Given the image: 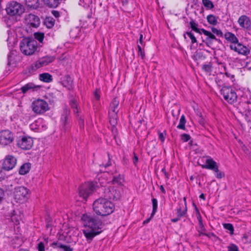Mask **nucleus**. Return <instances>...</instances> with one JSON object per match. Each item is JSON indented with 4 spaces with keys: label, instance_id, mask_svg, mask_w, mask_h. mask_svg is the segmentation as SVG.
<instances>
[{
    "label": "nucleus",
    "instance_id": "obj_1",
    "mask_svg": "<svg viewBox=\"0 0 251 251\" xmlns=\"http://www.w3.org/2000/svg\"><path fill=\"white\" fill-rule=\"evenodd\" d=\"M81 220L85 226L83 233L86 240L90 242L96 236L101 232L102 222L95 216L88 214H83Z\"/></svg>",
    "mask_w": 251,
    "mask_h": 251
},
{
    "label": "nucleus",
    "instance_id": "obj_2",
    "mask_svg": "<svg viewBox=\"0 0 251 251\" xmlns=\"http://www.w3.org/2000/svg\"><path fill=\"white\" fill-rule=\"evenodd\" d=\"M93 209L97 215L106 216L113 213L115 206L108 199L100 198L93 202Z\"/></svg>",
    "mask_w": 251,
    "mask_h": 251
},
{
    "label": "nucleus",
    "instance_id": "obj_3",
    "mask_svg": "<svg viewBox=\"0 0 251 251\" xmlns=\"http://www.w3.org/2000/svg\"><path fill=\"white\" fill-rule=\"evenodd\" d=\"M37 46V44L35 40L24 38L20 42V49L23 54L30 55L36 50Z\"/></svg>",
    "mask_w": 251,
    "mask_h": 251
},
{
    "label": "nucleus",
    "instance_id": "obj_4",
    "mask_svg": "<svg viewBox=\"0 0 251 251\" xmlns=\"http://www.w3.org/2000/svg\"><path fill=\"white\" fill-rule=\"evenodd\" d=\"M7 14L11 16L20 17L25 12V7L16 1H11L7 4L5 8Z\"/></svg>",
    "mask_w": 251,
    "mask_h": 251
},
{
    "label": "nucleus",
    "instance_id": "obj_5",
    "mask_svg": "<svg viewBox=\"0 0 251 251\" xmlns=\"http://www.w3.org/2000/svg\"><path fill=\"white\" fill-rule=\"evenodd\" d=\"M29 193V190L25 187H16L13 192V198L17 202L22 203L28 200Z\"/></svg>",
    "mask_w": 251,
    "mask_h": 251
},
{
    "label": "nucleus",
    "instance_id": "obj_6",
    "mask_svg": "<svg viewBox=\"0 0 251 251\" xmlns=\"http://www.w3.org/2000/svg\"><path fill=\"white\" fill-rule=\"evenodd\" d=\"M219 164L214 161L211 157L207 156L205 160V169L212 171L217 178H222L225 174L219 169Z\"/></svg>",
    "mask_w": 251,
    "mask_h": 251
},
{
    "label": "nucleus",
    "instance_id": "obj_7",
    "mask_svg": "<svg viewBox=\"0 0 251 251\" xmlns=\"http://www.w3.org/2000/svg\"><path fill=\"white\" fill-rule=\"evenodd\" d=\"M221 93L224 99L229 103H233L237 100L236 93L230 87H223L221 90Z\"/></svg>",
    "mask_w": 251,
    "mask_h": 251
},
{
    "label": "nucleus",
    "instance_id": "obj_8",
    "mask_svg": "<svg viewBox=\"0 0 251 251\" xmlns=\"http://www.w3.org/2000/svg\"><path fill=\"white\" fill-rule=\"evenodd\" d=\"M93 182H87L81 185L79 189V195L84 201H86L88 197L92 194L94 190Z\"/></svg>",
    "mask_w": 251,
    "mask_h": 251
},
{
    "label": "nucleus",
    "instance_id": "obj_9",
    "mask_svg": "<svg viewBox=\"0 0 251 251\" xmlns=\"http://www.w3.org/2000/svg\"><path fill=\"white\" fill-rule=\"evenodd\" d=\"M55 59L54 56L46 55L39 58L31 65L33 70H37L41 67L46 66L52 63Z\"/></svg>",
    "mask_w": 251,
    "mask_h": 251
},
{
    "label": "nucleus",
    "instance_id": "obj_10",
    "mask_svg": "<svg viewBox=\"0 0 251 251\" xmlns=\"http://www.w3.org/2000/svg\"><path fill=\"white\" fill-rule=\"evenodd\" d=\"M32 110L36 114H42L49 109L48 103L44 100L38 99L32 103Z\"/></svg>",
    "mask_w": 251,
    "mask_h": 251
},
{
    "label": "nucleus",
    "instance_id": "obj_11",
    "mask_svg": "<svg viewBox=\"0 0 251 251\" xmlns=\"http://www.w3.org/2000/svg\"><path fill=\"white\" fill-rule=\"evenodd\" d=\"M33 144V140L29 136H20L17 141L18 146L23 150H29L32 147Z\"/></svg>",
    "mask_w": 251,
    "mask_h": 251
},
{
    "label": "nucleus",
    "instance_id": "obj_12",
    "mask_svg": "<svg viewBox=\"0 0 251 251\" xmlns=\"http://www.w3.org/2000/svg\"><path fill=\"white\" fill-rule=\"evenodd\" d=\"M13 134L9 130H5L0 132V145H9L13 141Z\"/></svg>",
    "mask_w": 251,
    "mask_h": 251
},
{
    "label": "nucleus",
    "instance_id": "obj_13",
    "mask_svg": "<svg viewBox=\"0 0 251 251\" xmlns=\"http://www.w3.org/2000/svg\"><path fill=\"white\" fill-rule=\"evenodd\" d=\"M61 123L62 129L66 131L71 126V121L70 118V111L67 108H65L61 117Z\"/></svg>",
    "mask_w": 251,
    "mask_h": 251
},
{
    "label": "nucleus",
    "instance_id": "obj_14",
    "mask_svg": "<svg viewBox=\"0 0 251 251\" xmlns=\"http://www.w3.org/2000/svg\"><path fill=\"white\" fill-rule=\"evenodd\" d=\"M16 163V158L12 155H8L5 156L3 160L2 168L5 170L9 171L15 167Z\"/></svg>",
    "mask_w": 251,
    "mask_h": 251
},
{
    "label": "nucleus",
    "instance_id": "obj_15",
    "mask_svg": "<svg viewBox=\"0 0 251 251\" xmlns=\"http://www.w3.org/2000/svg\"><path fill=\"white\" fill-rule=\"evenodd\" d=\"M30 129L35 132H41L46 129L45 122L42 118H39L30 125Z\"/></svg>",
    "mask_w": 251,
    "mask_h": 251
},
{
    "label": "nucleus",
    "instance_id": "obj_16",
    "mask_svg": "<svg viewBox=\"0 0 251 251\" xmlns=\"http://www.w3.org/2000/svg\"><path fill=\"white\" fill-rule=\"evenodd\" d=\"M229 47L231 50L242 55H247L250 52L249 49L245 46L239 43V42L235 44H230Z\"/></svg>",
    "mask_w": 251,
    "mask_h": 251
},
{
    "label": "nucleus",
    "instance_id": "obj_17",
    "mask_svg": "<svg viewBox=\"0 0 251 251\" xmlns=\"http://www.w3.org/2000/svg\"><path fill=\"white\" fill-rule=\"evenodd\" d=\"M26 23L32 27H37L40 24L39 18L33 14H29L25 18Z\"/></svg>",
    "mask_w": 251,
    "mask_h": 251
},
{
    "label": "nucleus",
    "instance_id": "obj_18",
    "mask_svg": "<svg viewBox=\"0 0 251 251\" xmlns=\"http://www.w3.org/2000/svg\"><path fill=\"white\" fill-rule=\"evenodd\" d=\"M240 26L243 28H248L251 25V21L246 15L240 16L238 20Z\"/></svg>",
    "mask_w": 251,
    "mask_h": 251
},
{
    "label": "nucleus",
    "instance_id": "obj_19",
    "mask_svg": "<svg viewBox=\"0 0 251 251\" xmlns=\"http://www.w3.org/2000/svg\"><path fill=\"white\" fill-rule=\"evenodd\" d=\"M224 37L228 42L231 43V44L238 43L239 41L236 36L230 32H226L224 35Z\"/></svg>",
    "mask_w": 251,
    "mask_h": 251
},
{
    "label": "nucleus",
    "instance_id": "obj_20",
    "mask_svg": "<svg viewBox=\"0 0 251 251\" xmlns=\"http://www.w3.org/2000/svg\"><path fill=\"white\" fill-rule=\"evenodd\" d=\"M245 118L248 122H251V103L250 101H247L245 103Z\"/></svg>",
    "mask_w": 251,
    "mask_h": 251
},
{
    "label": "nucleus",
    "instance_id": "obj_21",
    "mask_svg": "<svg viewBox=\"0 0 251 251\" xmlns=\"http://www.w3.org/2000/svg\"><path fill=\"white\" fill-rule=\"evenodd\" d=\"M31 168V164L29 163H25L23 164L19 171L21 175H25L28 173Z\"/></svg>",
    "mask_w": 251,
    "mask_h": 251
},
{
    "label": "nucleus",
    "instance_id": "obj_22",
    "mask_svg": "<svg viewBox=\"0 0 251 251\" xmlns=\"http://www.w3.org/2000/svg\"><path fill=\"white\" fill-rule=\"evenodd\" d=\"M108 197L111 199H118L120 197V192L114 187H111L109 190Z\"/></svg>",
    "mask_w": 251,
    "mask_h": 251
},
{
    "label": "nucleus",
    "instance_id": "obj_23",
    "mask_svg": "<svg viewBox=\"0 0 251 251\" xmlns=\"http://www.w3.org/2000/svg\"><path fill=\"white\" fill-rule=\"evenodd\" d=\"M112 181L113 184L119 185H123L125 182L123 176L121 175L114 176Z\"/></svg>",
    "mask_w": 251,
    "mask_h": 251
},
{
    "label": "nucleus",
    "instance_id": "obj_24",
    "mask_svg": "<svg viewBox=\"0 0 251 251\" xmlns=\"http://www.w3.org/2000/svg\"><path fill=\"white\" fill-rule=\"evenodd\" d=\"M25 4L27 7L36 9L39 7V0H25Z\"/></svg>",
    "mask_w": 251,
    "mask_h": 251
},
{
    "label": "nucleus",
    "instance_id": "obj_25",
    "mask_svg": "<svg viewBox=\"0 0 251 251\" xmlns=\"http://www.w3.org/2000/svg\"><path fill=\"white\" fill-rule=\"evenodd\" d=\"M206 19L207 22L212 25H216L218 24V17L213 15H208L206 17Z\"/></svg>",
    "mask_w": 251,
    "mask_h": 251
},
{
    "label": "nucleus",
    "instance_id": "obj_26",
    "mask_svg": "<svg viewBox=\"0 0 251 251\" xmlns=\"http://www.w3.org/2000/svg\"><path fill=\"white\" fill-rule=\"evenodd\" d=\"M39 78L44 82H50L52 80V76L48 73H43L40 75Z\"/></svg>",
    "mask_w": 251,
    "mask_h": 251
},
{
    "label": "nucleus",
    "instance_id": "obj_27",
    "mask_svg": "<svg viewBox=\"0 0 251 251\" xmlns=\"http://www.w3.org/2000/svg\"><path fill=\"white\" fill-rule=\"evenodd\" d=\"M151 201L152 204V211L151 214V218H152L157 211L158 201L157 199L155 198H152L151 200Z\"/></svg>",
    "mask_w": 251,
    "mask_h": 251
},
{
    "label": "nucleus",
    "instance_id": "obj_28",
    "mask_svg": "<svg viewBox=\"0 0 251 251\" xmlns=\"http://www.w3.org/2000/svg\"><path fill=\"white\" fill-rule=\"evenodd\" d=\"M184 36L186 40H190L193 44L197 42L196 37L191 32H187L184 35Z\"/></svg>",
    "mask_w": 251,
    "mask_h": 251
},
{
    "label": "nucleus",
    "instance_id": "obj_29",
    "mask_svg": "<svg viewBox=\"0 0 251 251\" xmlns=\"http://www.w3.org/2000/svg\"><path fill=\"white\" fill-rule=\"evenodd\" d=\"M100 93L99 90H96L94 93V106H97L98 102L100 100Z\"/></svg>",
    "mask_w": 251,
    "mask_h": 251
},
{
    "label": "nucleus",
    "instance_id": "obj_30",
    "mask_svg": "<svg viewBox=\"0 0 251 251\" xmlns=\"http://www.w3.org/2000/svg\"><path fill=\"white\" fill-rule=\"evenodd\" d=\"M185 124H186V119L184 115H182L180 119L179 120V123L178 126H177V128L180 129L185 130Z\"/></svg>",
    "mask_w": 251,
    "mask_h": 251
},
{
    "label": "nucleus",
    "instance_id": "obj_31",
    "mask_svg": "<svg viewBox=\"0 0 251 251\" xmlns=\"http://www.w3.org/2000/svg\"><path fill=\"white\" fill-rule=\"evenodd\" d=\"M225 81V76L223 73L219 74L216 77H215V81L218 85L221 86L224 84Z\"/></svg>",
    "mask_w": 251,
    "mask_h": 251
},
{
    "label": "nucleus",
    "instance_id": "obj_32",
    "mask_svg": "<svg viewBox=\"0 0 251 251\" xmlns=\"http://www.w3.org/2000/svg\"><path fill=\"white\" fill-rule=\"evenodd\" d=\"M35 88V86L32 83H29L21 88L22 91L23 93H26L27 91Z\"/></svg>",
    "mask_w": 251,
    "mask_h": 251
},
{
    "label": "nucleus",
    "instance_id": "obj_33",
    "mask_svg": "<svg viewBox=\"0 0 251 251\" xmlns=\"http://www.w3.org/2000/svg\"><path fill=\"white\" fill-rule=\"evenodd\" d=\"M194 206L195 207V210H196V216L198 220L199 225L201 227V232H202L203 229H202L203 227V224H202V218L201 216L200 213L198 210V209L196 207V205L194 204Z\"/></svg>",
    "mask_w": 251,
    "mask_h": 251
},
{
    "label": "nucleus",
    "instance_id": "obj_34",
    "mask_svg": "<svg viewBox=\"0 0 251 251\" xmlns=\"http://www.w3.org/2000/svg\"><path fill=\"white\" fill-rule=\"evenodd\" d=\"M183 200L185 205V207L183 209L179 208L177 212V216L179 217L184 216L187 211L186 198L184 197Z\"/></svg>",
    "mask_w": 251,
    "mask_h": 251
},
{
    "label": "nucleus",
    "instance_id": "obj_35",
    "mask_svg": "<svg viewBox=\"0 0 251 251\" xmlns=\"http://www.w3.org/2000/svg\"><path fill=\"white\" fill-rule=\"evenodd\" d=\"M11 221L16 225H18L19 224V221L20 220V217L19 215H17L15 211H13L12 215L11 216Z\"/></svg>",
    "mask_w": 251,
    "mask_h": 251
},
{
    "label": "nucleus",
    "instance_id": "obj_36",
    "mask_svg": "<svg viewBox=\"0 0 251 251\" xmlns=\"http://www.w3.org/2000/svg\"><path fill=\"white\" fill-rule=\"evenodd\" d=\"M190 25H191V27L192 28V29L194 31H195V32H197V33H201V31H202V32H203L204 33V29H200L198 28V25L195 23L193 21H192L190 22Z\"/></svg>",
    "mask_w": 251,
    "mask_h": 251
},
{
    "label": "nucleus",
    "instance_id": "obj_37",
    "mask_svg": "<svg viewBox=\"0 0 251 251\" xmlns=\"http://www.w3.org/2000/svg\"><path fill=\"white\" fill-rule=\"evenodd\" d=\"M119 101L116 99H114L110 104V107L113 109V112L115 114H117L116 109L119 105Z\"/></svg>",
    "mask_w": 251,
    "mask_h": 251
},
{
    "label": "nucleus",
    "instance_id": "obj_38",
    "mask_svg": "<svg viewBox=\"0 0 251 251\" xmlns=\"http://www.w3.org/2000/svg\"><path fill=\"white\" fill-rule=\"evenodd\" d=\"M7 41L8 42V45L9 47L13 46L16 42V39L14 36H11L8 33V37L7 38Z\"/></svg>",
    "mask_w": 251,
    "mask_h": 251
},
{
    "label": "nucleus",
    "instance_id": "obj_39",
    "mask_svg": "<svg viewBox=\"0 0 251 251\" xmlns=\"http://www.w3.org/2000/svg\"><path fill=\"white\" fill-rule=\"evenodd\" d=\"M34 37L40 43H42L44 38V34L43 33L36 32L34 33Z\"/></svg>",
    "mask_w": 251,
    "mask_h": 251
},
{
    "label": "nucleus",
    "instance_id": "obj_40",
    "mask_svg": "<svg viewBox=\"0 0 251 251\" xmlns=\"http://www.w3.org/2000/svg\"><path fill=\"white\" fill-rule=\"evenodd\" d=\"M214 7V5L211 0H205V8L208 10H211Z\"/></svg>",
    "mask_w": 251,
    "mask_h": 251
},
{
    "label": "nucleus",
    "instance_id": "obj_41",
    "mask_svg": "<svg viewBox=\"0 0 251 251\" xmlns=\"http://www.w3.org/2000/svg\"><path fill=\"white\" fill-rule=\"evenodd\" d=\"M71 106L74 109V112L75 113H78L79 112L78 109L77 107V103L76 100H73L70 103Z\"/></svg>",
    "mask_w": 251,
    "mask_h": 251
},
{
    "label": "nucleus",
    "instance_id": "obj_42",
    "mask_svg": "<svg viewBox=\"0 0 251 251\" xmlns=\"http://www.w3.org/2000/svg\"><path fill=\"white\" fill-rule=\"evenodd\" d=\"M205 35L207 37L206 39V41L208 39H210V40H212L216 39L215 35L213 33H212L210 31H208L206 30H205Z\"/></svg>",
    "mask_w": 251,
    "mask_h": 251
},
{
    "label": "nucleus",
    "instance_id": "obj_43",
    "mask_svg": "<svg viewBox=\"0 0 251 251\" xmlns=\"http://www.w3.org/2000/svg\"><path fill=\"white\" fill-rule=\"evenodd\" d=\"M223 226L225 229L228 230L230 232L231 234H233L234 228L233 225L231 224H224Z\"/></svg>",
    "mask_w": 251,
    "mask_h": 251
},
{
    "label": "nucleus",
    "instance_id": "obj_44",
    "mask_svg": "<svg viewBox=\"0 0 251 251\" xmlns=\"http://www.w3.org/2000/svg\"><path fill=\"white\" fill-rule=\"evenodd\" d=\"M212 32L219 37H222L223 35V32L221 30H219L216 28L212 27L211 28Z\"/></svg>",
    "mask_w": 251,
    "mask_h": 251
},
{
    "label": "nucleus",
    "instance_id": "obj_45",
    "mask_svg": "<svg viewBox=\"0 0 251 251\" xmlns=\"http://www.w3.org/2000/svg\"><path fill=\"white\" fill-rule=\"evenodd\" d=\"M46 23L47 24V25L48 27H51L53 26L54 25V21L52 19H47L46 20Z\"/></svg>",
    "mask_w": 251,
    "mask_h": 251
},
{
    "label": "nucleus",
    "instance_id": "obj_46",
    "mask_svg": "<svg viewBox=\"0 0 251 251\" xmlns=\"http://www.w3.org/2000/svg\"><path fill=\"white\" fill-rule=\"evenodd\" d=\"M225 74L226 77L230 78L232 81H233L234 80V75L229 73L228 72L226 71V68H225Z\"/></svg>",
    "mask_w": 251,
    "mask_h": 251
},
{
    "label": "nucleus",
    "instance_id": "obj_47",
    "mask_svg": "<svg viewBox=\"0 0 251 251\" xmlns=\"http://www.w3.org/2000/svg\"><path fill=\"white\" fill-rule=\"evenodd\" d=\"M227 248L228 251H239L238 247L234 244H231L228 246Z\"/></svg>",
    "mask_w": 251,
    "mask_h": 251
},
{
    "label": "nucleus",
    "instance_id": "obj_48",
    "mask_svg": "<svg viewBox=\"0 0 251 251\" xmlns=\"http://www.w3.org/2000/svg\"><path fill=\"white\" fill-rule=\"evenodd\" d=\"M181 140L184 142H187L190 138V136L187 134H183L181 136Z\"/></svg>",
    "mask_w": 251,
    "mask_h": 251
},
{
    "label": "nucleus",
    "instance_id": "obj_49",
    "mask_svg": "<svg viewBox=\"0 0 251 251\" xmlns=\"http://www.w3.org/2000/svg\"><path fill=\"white\" fill-rule=\"evenodd\" d=\"M38 251H45V246L43 243L40 242L38 244Z\"/></svg>",
    "mask_w": 251,
    "mask_h": 251
},
{
    "label": "nucleus",
    "instance_id": "obj_50",
    "mask_svg": "<svg viewBox=\"0 0 251 251\" xmlns=\"http://www.w3.org/2000/svg\"><path fill=\"white\" fill-rule=\"evenodd\" d=\"M138 54L141 56L142 58H143L145 56L144 52L142 51V48L140 45H138Z\"/></svg>",
    "mask_w": 251,
    "mask_h": 251
},
{
    "label": "nucleus",
    "instance_id": "obj_51",
    "mask_svg": "<svg viewBox=\"0 0 251 251\" xmlns=\"http://www.w3.org/2000/svg\"><path fill=\"white\" fill-rule=\"evenodd\" d=\"M158 138L161 141V142H164L165 139V135L161 132H159L158 133Z\"/></svg>",
    "mask_w": 251,
    "mask_h": 251
},
{
    "label": "nucleus",
    "instance_id": "obj_52",
    "mask_svg": "<svg viewBox=\"0 0 251 251\" xmlns=\"http://www.w3.org/2000/svg\"><path fill=\"white\" fill-rule=\"evenodd\" d=\"M4 195V192L2 188H0V203L3 200Z\"/></svg>",
    "mask_w": 251,
    "mask_h": 251
},
{
    "label": "nucleus",
    "instance_id": "obj_53",
    "mask_svg": "<svg viewBox=\"0 0 251 251\" xmlns=\"http://www.w3.org/2000/svg\"><path fill=\"white\" fill-rule=\"evenodd\" d=\"M52 13L54 17L57 18L59 16V13L58 11H52Z\"/></svg>",
    "mask_w": 251,
    "mask_h": 251
},
{
    "label": "nucleus",
    "instance_id": "obj_54",
    "mask_svg": "<svg viewBox=\"0 0 251 251\" xmlns=\"http://www.w3.org/2000/svg\"><path fill=\"white\" fill-rule=\"evenodd\" d=\"M138 157L136 155H134V158L133 159V162L134 165H136L137 163L138 162Z\"/></svg>",
    "mask_w": 251,
    "mask_h": 251
},
{
    "label": "nucleus",
    "instance_id": "obj_55",
    "mask_svg": "<svg viewBox=\"0 0 251 251\" xmlns=\"http://www.w3.org/2000/svg\"><path fill=\"white\" fill-rule=\"evenodd\" d=\"M143 36L142 34H141L140 35V38H139V43L141 45L143 44Z\"/></svg>",
    "mask_w": 251,
    "mask_h": 251
},
{
    "label": "nucleus",
    "instance_id": "obj_56",
    "mask_svg": "<svg viewBox=\"0 0 251 251\" xmlns=\"http://www.w3.org/2000/svg\"><path fill=\"white\" fill-rule=\"evenodd\" d=\"M160 190L161 191L162 193L165 194L166 193L165 190L164 188V187L162 185H161L159 188Z\"/></svg>",
    "mask_w": 251,
    "mask_h": 251
},
{
    "label": "nucleus",
    "instance_id": "obj_57",
    "mask_svg": "<svg viewBox=\"0 0 251 251\" xmlns=\"http://www.w3.org/2000/svg\"><path fill=\"white\" fill-rule=\"evenodd\" d=\"M151 218H151V217L149 219L144 221V222H143L144 224H145L146 223H148Z\"/></svg>",
    "mask_w": 251,
    "mask_h": 251
},
{
    "label": "nucleus",
    "instance_id": "obj_58",
    "mask_svg": "<svg viewBox=\"0 0 251 251\" xmlns=\"http://www.w3.org/2000/svg\"><path fill=\"white\" fill-rule=\"evenodd\" d=\"M178 219H179L178 218H175V219H172L171 220V221H172V222H173L174 223H176L177 221H178Z\"/></svg>",
    "mask_w": 251,
    "mask_h": 251
},
{
    "label": "nucleus",
    "instance_id": "obj_59",
    "mask_svg": "<svg viewBox=\"0 0 251 251\" xmlns=\"http://www.w3.org/2000/svg\"><path fill=\"white\" fill-rule=\"evenodd\" d=\"M110 122L111 124H112V123L115 124L116 123V120H115V119H113V120H110Z\"/></svg>",
    "mask_w": 251,
    "mask_h": 251
},
{
    "label": "nucleus",
    "instance_id": "obj_60",
    "mask_svg": "<svg viewBox=\"0 0 251 251\" xmlns=\"http://www.w3.org/2000/svg\"><path fill=\"white\" fill-rule=\"evenodd\" d=\"M204 68H205V75H207V74H208V72L207 71V66H206L205 65Z\"/></svg>",
    "mask_w": 251,
    "mask_h": 251
},
{
    "label": "nucleus",
    "instance_id": "obj_61",
    "mask_svg": "<svg viewBox=\"0 0 251 251\" xmlns=\"http://www.w3.org/2000/svg\"><path fill=\"white\" fill-rule=\"evenodd\" d=\"M200 197L202 199H204V194L203 193H201V195H200Z\"/></svg>",
    "mask_w": 251,
    "mask_h": 251
},
{
    "label": "nucleus",
    "instance_id": "obj_62",
    "mask_svg": "<svg viewBox=\"0 0 251 251\" xmlns=\"http://www.w3.org/2000/svg\"><path fill=\"white\" fill-rule=\"evenodd\" d=\"M18 251H29L27 250L24 249H21Z\"/></svg>",
    "mask_w": 251,
    "mask_h": 251
},
{
    "label": "nucleus",
    "instance_id": "obj_63",
    "mask_svg": "<svg viewBox=\"0 0 251 251\" xmlns=\"http://www.w3.org/2000/svg\"><path fill=\"white\" fill-rule=\"evenodd\" d=\"M243 238H245V239H247V235L244 234V235H243Z\"/></svg>",
    "mask_w": 251,
    "mask_h": 251
},
{
    "label": "nucleus",
    "instance_id": "obj_64",
    "mask_svg": "<svg viewBox=\"0 0 251 251\" xmlns=\"http://www.w3.org/2000/svg\"><path fill=\"white\" fill-rule=\"evenodd\" d=\"M202 2L204 4V0H201Z\"/></svg>",
    "mask_w": 251,
    "mask_h": 251
}]
</instances>
